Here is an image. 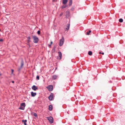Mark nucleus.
Here are the masks:
<instances>
[{
    "label": "nucleus",
    "mask_w": 125,
    "mask_h": 125,
    "mask_svg": "<svg viewBox=\"0 0 125 125\" xmlns=\"http://www.w3.org/2000/svg\"><path fill=\"white\" fill-rule=\"evenodd\" d=\"M11 82L13 83H14V81H12Z\"/></svg>",
    "instance_id": "obj_38"
},
{
    "label": "nucleus",
    "mask_w": 125,
    "mask_h": 125,
    "mask_svg": "<svg viewBox=\"0 0 125 125\" xmlns=\"http://www.w3.org/2000/svg\"><path fill=\"white\" fill-rule=\"evenodd\" d=\"M99 54H102L103 55H104V52H99Z\"/></svg>",
    "instance_id": "obj_33"
},
{
    "label": "nucleus",
    "mask_w": 125,
    "mask_h": 125,
    "mask_svg": "<svg viewBox=\"0 0 125 125\" xmlns=\"http://www.w3.org/2000/svg\"><path fill=\"white\" fill-rule=\"evenodd\" d=\"M32 38L34 40V42L35 43H37L39 41L38 38L36 36H33Z\"/></svg>",
    "instance_id": "obj_1"
},
{
    "label": "nucleus",
    "mask_w": 125,
    "mask_h": 125,
    "mask_svg": "<svg viewBox=\"0 0 125 125\" xmlns=\"http://www.w3.org/2000/svg\"><path fill=\"white\" fill-rule=\"evenodd\" d=\"M47 119L49 120L51 123H53V118L52 117L50 116L47 117Z\"/></svg>",
    "instance_id": "obj_3"
},
{
    "label": "nucleus",
    "mask_w": 125,
    "mask_h": 125,
    "mask_svg": "<svg viewBox=\"0 0 125 125\" xmlns=\"http://www.w3.org/2000/svg\"><path fill=\"white\" fill-rule=\"evenodd\" d=\"M0 31H1V30L0 29Z\"/></svg>",
    "instance_id": "obj_41"
},
{
    "label": "nucleus",
    "mask_w": 125,
    "mask_h": 125,
    "mask_svg": "<svg viewBox=\"0 0 125 125\" xmlns=\"http://www.w3.org/2000/svg\"><path fill=\"white\" fill-rule=\"evenodd\" d=\"M30 42V41H28L27 40V44H29Z\"/></svg>",
    "instance_id": "obj_35"
},
{
    "label": "nucleus",
    "mask_w": 125,
    "mask_h": 125,
    "mask_svg": "<svg viewBox=\"0 0 125 125\" xmlns=\"http://www.w3.org/2000/svg\"><path fill=\"white\" fill-rule=\"evenodd\" d=\"M36 78L37 80H39V76L38 75H37L36 76Z\"/></svg>",
    "instance_id": "obj_26"
},
{
    "label": "nucleus",
    "mask_w": 125,
    "mask_h": 125,
    "mask_svg": "<svg viewBox=\"0 0 125 125\" xmlns=\"http://www.w3.org/2000/svg\"><path fill=\"white\" fill-rule=\"evenodd\" d=\"M119 21L120 22H122L123 21V20L122 18H120L119 19Z\"/></svg>",
    "instance_id": "obj_22"
},
{
    "label": "nucleus",
    "mask_w": 125,
    "mask_h": 125,
    "mask_svg": "<svg viewBox=\"0 0 125 125\" xmlns=\"http://www.w3.org/2000/svg\"><path fill=\"white\" fill-rule=\"evenodd\" d=\"M58 53L59 54V56L60 58H59L58 57H57V59L58 60H61L62 59V53L60 52H58Z\"/></svg>",
    "instance_id": "obj_6"
},
{
    "label": "nucleus",
    "mask_w": 125,
    "mask_h": 125,
    "mask_svg": "<svg viewBox=\"0 0 125 125\" xmlns=\"http://www.w3.org/2000/svg\"><path fill=\"white\" fill-rule=\"evenodd\" d=\"M40 30L38 31L37 32V33L38 34V35H39L40 34Z\"/></svg>",
    "instance_id": "obj_29"
},
{
    "label": "nucleus",
    "mask_w": 125,
    "mask_h": 125,
    "mask_svg": "<svg viewBox=\"0 0 125 125\" xmlns=\"http://www.w3.org/2000/svg\"><path fill=\"white\" fill-rule=\"evenodd\" d=\"M21 65L20 66L21 67H22L24 65V62L23 60L22 59L21 60Z\"/></svg>",
    "instance_id": "obj_9"
},
{
    "label": "nucleus",
    "mask_w": 125,
    "mask_h": 125,
    "mask_svg": "<svg viewBox=\"0 0 125 125\" xmlns=\"http://www.w3.org/2000/svg\"><path fill=\"white\" fill-rule=\"evenodd\" d=\"M53 43V42L51 41V42L50 44H49L48 45V47L50 48L51 47V45Z\"/></svg>",
    "instance_id": "obj_23"
},
{
    "label": "nucleus",
    "mask_w": 125,
    "mask_h": 125,
    "mask_svg": "<svg viewBox=\"0 0 125 125\" xmlns=\"http://www.w3.org/2000/svg\"><path fill=\"white\" fill-rule=\"evenodd\" d=\"M13 72H14L13 70L12 69H11V73L12 74L13 73Z\"/></svg>",
    "instance_id": "obj_34"
},
{
    "label": "nucleus",
    "mask_w": 125,
    "mask_h": 125,
    "mask_svg": "<svg viewBox=\"0 0 125 125\" xmlns=\"http://www.w3.org/2000/svg\"><path fill=\"white\" fill-rule=\"evenodd\" d=\"M2 75L1 73H0V77Z\"/></svg>",
    "instance_id": "obj_39"
},
{
    "label": "nucleus",
    "mask_w": 125,
    "mask_h": 125,
    "mask_svg": "<svg viewBox=\"0 0 125 125\" xmlns=\"http://www.w3.org/2000/svg\"><path fill=\"white\" fill-rule=\"evenodd\" d=\"M31 96L33 97L35 96L36 94V93H34L33 92H31Z\"/></svg>",
    "instance_id": "obj_8"
},
{
    "label": "nucleus",
    "mask_w": 125,
    "mask_h": 125,
    "mask_svg": "<svg viewBox=\"0 0 125 125\" xmlns=\"http://www.w3.org/2000/svg\"><path fill=\"white\" fill-rule=\"evenodd\" d=\"M74 7H72L71 9V10L72 11H73L74 10Z\"/></svg>",
    "instance_id": "obj_27"
},
{
    "label": "nucleus",
    "mask_w": 125,
    "mask_h": 125,
    "mask_svg": "<svg viewBox=\"0 0 125 125\" xmlns=\"http://www.w3.org/2000/svg\"><path fill=\"white\" fill-rule=\"evenodd\" d=\"M3 41V40L2 39H0V42H2Z\"/></svg>",
    "instance_id": "obj_36"
},
{
    "label": "nucleus",
    "mask_w": 125,
    "mask_h": 125,
    "mask_svg": "<svg viewBox=\"0 0 125 125\" xmlns=\"http://www.w3.org/2000/svg\"><path fill=\"white\" fill-rule=\"evenodd\" d=\"M47 88L50 91H52L53 89V86L52 85H48Z\"/></svg>",
    "instance_id": "obj_4"
},
{
    "label": "nucleus",
    "mask_w": 125,
    "mask_h": 125,
    "mask_svg": "<svg viewBox=\"0 0 125 125\" xmlns=\"http://www.w3.org/2000/svg\"><path fill=\"white\" fill-rule=\"evenodd\" d=\"M53 94L52 93H51V94L48 97L49 100L50 101L53 100Z\"/></svg>",
    "instance_id": "obj_5"
},
{
    "label": "nucleus",
    "mask_w": 125,
    "mask_h": 125,
    "mask_svg": "<svg viewBox=\"0 0 125 125\" xmlns=\"http://www.w3.org/2000/svg\"><path fill=\"white\" fill-rule=\"evenodd\" d=\"M24 108L25 107H23V106H21L19 108V109L22 110H24Z\"/></svg>",
    "instance_id": "obj_18"
},
{
    "label": "nucleus",
    "mask_w": 125,
    "mask_h": 125,
    "mask_svg": "<svg viewBox=\"0 0 125 125\" xmlns=\"http://www.w3.org/2000/svg\"><path fill=\"white\" fill-rule=\"evenodd\" d=\"M123 42V41L122 40H120V44H122Z\"/></svg>",
    "instance_id": "obj_31"
},
{
    "label": "nucleus",
    "mask_w": 125,
    "mask_h": 125,
    "mask_svg": "<svg viewBox=\"0 0 125 125\" xmlns=\"http://www.w3.org/2000/svg\"><path fill=\"white\" fill-rule=\"evenodd\" d=\"M66 7V6H64V5H63L62 7V9H63L64 8H65Z\"/></svg>",
    "instance_id": "obj_28"
},
{
    "label": "nucleus",
    "mask_w": 125,
    "mask_h": 125,
    "mask_svg": "<svg viewBox=\"0 0 125 125\" xmlns=\"http://www.w3.org/2000/svg\"><path fill=\"white\" fill-rule=\"evenodd\" d=\"M57 76L56 75H54L52 77V79L54 80H55L57 78Z\"/></svg>",
    "instance_id": "obj_12"
},
{
    "label": "nucleus",
    "mask_w": 125,
    "mask_h": 125,
    "mask_svg": "<svg viewBox=\"0 0 125 125\" xmlns=\"http://www.w3.org/2000/svg\"><path fill=\"white\" fill-rule=\"evenodd\" d=\"M33 115L34 116L36 117H37V114L35 113H34Z\"/></svg>",
    "instance_id": "obj_25"
},
{
    "label": "nucleus",
    "mask_w": 125,
    "mask_h": 125,
    "mask_svg": "<svg viewBox=\"0 0 125 125\" xmlns=\"http://www.w3.org/2000/svg\"><path fill=\"white\" fill-rule=\"evenodd\" d=\"M92 52L91 51H89L88 52V54L90 56L92 54Z\"/></svg>",
    "instance_id": "obj_21"
},
{
    "label": "nucleus",
    "mask_w": 125,
    "mask_h": 125,
    "mask_svg": "<svg viewBox=\"0 0 125 125\" xmlns=\"http://www.w3.org/2000/svg\"><path fill=\"white\" fill-rule=\"evenodd\" d=\"M22 67H21V66L20 67H19L18 68V72H20V71H21V70L22 69Z\"/></svg>",
    "instance_id": "obj_20"
},
{
    "label": "nucleus",
    "mask_w": 125,
    "mask_h": 125,
    "mask_svg": "<svg viewBox=\"0 0 125 125\" xmlns=\"http://www.w3.org/2000/svg\"><path fill=\"white\" fill-rule=\"evenodd\" d=\"M28 41H30V39H31L30 37V36H29L27 37Z\"/></svg>",
    "instance_id": "obj_30"
},
{
    "label": "nucleus",
    "mask_w": 125,
    "mask_h": 125,
    "mask_svg": "<svg viewBox=\"0 0 125 125\" xmlns=\"http://www.w3.org/2000/svg\"><path fill=\"white\" fill-rule=\"evenodd\" d=\"M22 122L24 123V125H27V124L26 123L27 122V120L26 119L24 120H22Z\"/></svg>",
    "instance_id": "obj_10"
},
{
    "label": "nucleus",
    "mask_w": 125,
    "mask_h": 125,
    "mask_svg": "<svg viewBox=\"0 0 125 125\" xmlns=\"http://www.w3.org/2000/svg\"><path fill=\"white\" fill-rule=\"evenodd\" d=\"M64 42V38L62 36V39L60 40V44L59 45L60 46H62Z\"/></svg>",
    "instance_id": "obj_2"
},
{
    "label": "nucleus",
    "mask_w": 125,
    "mask_h": 125,
    "mask_svg": "<svg viewBox=\"0 0 125 125\" xmlns=\"http://www.w3.org/2000/svg\"><path fill=\"white\" fill-rule=\"evenodd\" d=\"M56 48V46H54L53 47V49L52 50V52H55Z\"/></svg>",
    "instance_id": "obj_19"
},
{
    "label": "nucleus",
    "mask_w": 125,
    "mask_h": 125,
    "mask_svg": "<svg viewBox=\"0 0 125 125\" xmlns=\"http://www.w3.org/2000/svg\"><path fill=\"white\" fill-rule=\"evenodd\" d=\"M49 109L50 111H51L52 110V106L51 105H50L49 107Z\"/></svg>",
    "instance_id": "obj_14"
},
{
    "label": "nucleus",
    "mask_w": 125,
    "mask_h": 125,
    "mask_svg": "<svg viewBox=\"0 0 125 125\" xmlns=\"http://www.w3.org/2000/svg\"><path fill=\"white\" fill-rule=\"evenodd\" d=\"M70 24H67V27L66 28V29L67 30H68L70 28Z\"/></svg>",
    "instance_id": "obj_15"
},
{
    "label": "nucleus",
    "mask_w": 125,
    "mask_h": 125,
    "mask_svg": "<svg viewBox=\"0 0 125 125\" xmlns=\"http://www.w3.org/2000/svg\"><path fill=\"white\" fill-rule=\"evenodd\" d=\"M70 1L69 3V6H71L72 4L73 1L72 0H69Z\"/></svg>",
    "instance_id": "obj_16"
},
{
    "label": "nucleus",
    "mask_w": 125,
    "mask_h": 125,
    "mask_svg": "<svg viewBox=\"0 0 125 125\" xmlns=\"http://www.w3.org/2000/svg\"><path fill=\"white\" fill-rule=\"evenodd\" d=\"M63 14V12H61V14H60V17L62 16V15Z\"/></svg>",
    "instance_id": "obj_32"
},
{
    "label": "nucleus",
    "mask_w": 125,
    "mask_h": 125,
    "mask_svg": "<svg viewBox=\"0 0 125 125\" xmlns=\"http://www.w3.org/2000/svg\"><path fill=\"white\" fill-rule=\"evenodd\" d=\"M109 82H110V83H112V82L111 81H109Z\"/></svg>",
    "instance_id": "obj_40"
},
{
    "label": "nucleus",
    "mask_w": 125,
    "mask_h": 125,
    "mask_svg": "<svg viewBox=\"0 0 125 125\" xmlns=\"http://www.w3.org/2000/svg\"><path fill=\"white\" fill-rule=\"evenodd\" d=\"M25 103H22L21 104V106H23V107H25Z\"/></svg>",
    "instance_id": "obj_13"
},
{
    "label": "nucleus",
    "mask_w": 125,
    "mask_h": 125,
    "mask_svg": "<svg viewBox=\"0 0 125 125\" xmlns=\"http://www.w3.org/2000/svg\"><path fill=\"white\" fill-rule=\"evenodd\" d=\"M32 89L34 91H36L38 89V87L35 85H33L31 87Z\"/></svg>",
    "instance_id": "obj_7"
},
{
    "label": "nucleus",
    "mask_w": 125,
    "mask_h": 125,
    "mask_svg": "<svg viewBox=\"0 0 125 125\" xmlns=\"http://www.w3.org/2000/svg\"><path fill=\"white\" fill-rule=\"evenodd\" d=\"M27 44L29 46V48H30V47L31 46H30V45L29 44Z\"/></svg>",
    "instance_id": "obj_37"
},
{
    "label": "nucleus",
    "mask_w": 125,
    "mask_h": 125,
    "mask_svg": "<svg viewBox=\"0 0 125 125\" xmlns=\"http://www.w3.org/2000/svg\"><path fill=\"white\" fill-rule=\"evenodd\" d=\"M68 2V0H63L62 3L63 4H66Z\"/></svg>",
    "instance_id": "obj_11"
},
{
    "label": "nucleus",
    "mask_w": 125,
    "mask_h": 125,
    "mask_svg": "<svg viewBox=\"0 0 125 125\" xmlns=\"http://www.w3.org/2000/svg\"><path fill=\"white\" fill-rule=\"evenodd\" d=\"M66 13H67V15H68L69 16L70 13H69V11H66Z\"/></svg>",
    "instance_id": "obj_24"
},
{
    "label": "nucleus",
    "mask_w": 125,
    "mask_h": 125,
    "mask_svg": "<svg viewBox=\"0 0 125 125\" xmlns=\"http://www.w3.org/2000/svg\"><path fill=\"white\" fill-rule=\"evenodd\" d=\"M91 32V30H89L88 31H87L86 33V34L87 35H89L90 33Z\"/></svg>",
    "instance_id": "obj_17"
}]
</instances>
